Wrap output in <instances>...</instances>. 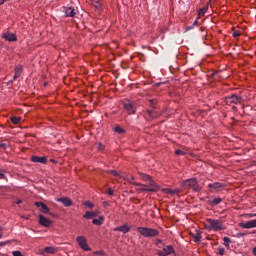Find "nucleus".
<instances>
[{
	"label": "nucleus",
	"instance_id": "nucleus-1",
	"mask_svg": "<svg viewBox=\"0 0 256 256\" xmlns=\"http://www.w3.org/2000/svg\"><path fill=\"white\" fill-rule=\"evenodd\" d=\"M205 227L208 229V231H223L225 229V226H223V221L213 219H207Z\"/></svg>",
	"mask_w": 256,
	"mask_h": 256
},
{
	"label": "nucleus",
	"instance_id": "nucleus-2",
	"mask_svg": "<svg viewBox=\"0 0 256 256\" xmlns=\"http://www.w3.org/2000/svg\"><path fill=\"white\" fill-rule=\"evenodd\" d=\"M137 231H138V233H140V235H143V237H158L159 236V230L153 229V228L138 227Z\"/></svg>",
	"mask_w": 256,
	"mask_h": 256
},
{
	"label": "nucleus",
	"instance_id": "nucleus-3",
	"mask_svg": "<svg viewBox=\"0 0 256 256\" xmlns=\"http://www.w3.org/2000/svg\"><path fill=\"white\" fill-rule=\"evenodd\" d=\"M226 105H241L243 103V96H239L237 93H234L230 96L225 97Z\"/></svg>",
	"mask_w": 256,
	"mask_h": 256
},
{
	"label": "nucleus",
	"instance_id": "nucleus-4",
	"mask_svg": "<svg viewBox=\"0 0 256 256\" xmlns=\"http://www.w3.org/2000/svg\"><path fill=\"white\" fill-rule=\"evenodd\" d=\"M182 187H190L193 191H201V186H199L197 178H191L183 181Z\"/></svg>",
	"mask_w": 256,
	"mask_h": 256
},
{
	"label": "nucleus",
	"instance_id": "nucleus-5",
	"mask_svg": "<svg viewBox=\"0 0 256 256\" xmlns=\"http://www.w3.org/2000/svg\"><path fill=\"white\" fill-rule=\"evenodd\" d=\"M123 108L128 113V115H135V113H137L135 104L133 102H131V100H124Z\"/></svg>",
	"mask_w": 256,
	"mask_h": 256
},
{
	"label": "nucleus",
	"instance_id": "nucleus-6",
	"mask_svg": "<svg viewBox=\"0 0 256 256\" xmlns=\"http://www.w3.org/2000/svg\"><path fill=\"white\" fill-rule=\"evenodd\" d=\"M76 241L83 251H91V247H89V244H87V238H85V236H78Z\"/></svg>",
	"mask_w": 256,
	"mask_h": 256
},
{
	"label": "nucleus",
	"instance_id": "nucleus-7",
	"mask_svg": "<svg viewBox=\"0 0 256 256\" xmlns=\"http://www.w3.org/2000/svg\"><path fill=\"white\" fill-rule=\"evenodd\" d=\"M210 191H221L227 187V184L216 182L208 185Z\"/></svg>",
	"mask_w": 256,
	"mask_h": 256
},
{
	"label": "nucleus",
	"instance_id": "nucleus-8",
	"mask_svg": "<svg viewBox=\"0 0 256 256\" xmlns=\"http://www.w3.org/2000/svg\"><path fill=\"white\" fill-rule=\"evenodd\" d=\"M59 251L56 247H45L43 250H39V255L47 256L45 253H48L49 255H55Z\"/></svg>",
	"mask_w": 256,
	"mask_h": 256
},
{
	"label": "nucleus",
	"instance_id": "nucleus-9",
	"mask_svg": "<svg viewBox=\"0 0 256 256\" xmlns=\"http://www.w3.org/2000/svg\"><path fill=\"white\" fill-rule=\"evenodd\" d=\"M39 223L42 227H51L53 225V221L51 219L43 216V214L39 215Z\"/></svg>",
	"mask_w": 256,
	"mask_h": 256
},
{
	"label": "nucleus",
	"instance_id": "nucleus-10",
	"mask_svg": "<svg viewBox=\"0 0 256 256\" xmlns=\"http://www.w3.org/2000/svg\"><path fill=\"white\" fill-rule=\"evenodd\" d=\"M2 39H5V41L14 42L17 41V35H15V33L4 32L2 34Z\"/></svg>",
	"mask_w": 256,
	"mask_h": 256
},
{
	"label": "nucleus",
	"instance_id": "nucleus-11",
	"mask_svg": "<svg viewBox=\"0 0 256 256\" xmlns=\"http://www.w3.org/2000/svg\"><path fill=\"white\" fill-rule=\"evenodd\" d=\"M35 205L39 208V211L41 213H48L49 215H52V217H53V214L49 213V206H47L45 203L35 202Z\"/></svg>",
	"mask_w": 256,
	"mask_h": 256
},
{
	"label": "nucleus",
	"instance_id": "nucleus-12",
	"mask_svg": "<svg viewBox=\"0 0 256 256\" xmlns=\"http://www.w3.org/2000/svg\"><path fill=\"white\" fill-rule=\"evenodd\" d=\"M239 227L242 229H253V227H256V219L255 220H250L246 223H239Z\"/></svg>",
	"mask_w": 256,
	"mask_h": 256
},
{
	"label": "nucleus",
	"instance_id": "nucleus-13",
	"mask_svg": "<svg viewBox=\"0 0 256 256\" xmlns=\"http://www.w3.org/2000/svg\"><path fill=\"white\" fill-rule=\"evenodd\" d=\"M65 17H75L77 15V10L73 7L64 8Z\"/></svg>",
	"mask_w": 256,
	"mask_h": 256
},
{
	"label": "nucleus",
	"instance_id": "nucleus-14",
	"mask_svg": "<svg viewBox=\"0 0 256 256\" xmlns=\"http://www.w3.org/2000/svg\"><path fill=\"white\" fill-rule=\"evenodd\" d=\"M56 201H58L59 203H62L64 207H71V205H73V202L71 201V199L67 197L57 198Z\"/></svg>",
	"mask_w": 256,
	"mask_h": 256
},
{
	"label": "nucleus",
	"instance_id": "nucleus-15",
	"mask_svg": "<svg viewBox=\"0 0 256 256\" xmlns=\"http://www.w3.org/2000/svg\"><path fill=\"white\" fill-rule=\"evenodd\" d=\"M21 73H23V67L21 65L16 66L13 81H16V79H19V77H21Z\"/></svg>",
	"mask_w": 256,
	"mask_h": 256
},
{
	"label": "nucleus",
	"instance_id": "nucleus-16",
	"mask_svg": "<svg viewBox=\"0 0 256 256\" xmlns=\"http://www.w3.org/2000/svg\"><path fill=\"white\" fill-rule=\"evenodd\" d=\"M114 231H120L121 233H129L131 231V227L127 225H122L120 227L114 228Z\"/></svg>",
	"mask_w": 256,
	"mask_h": 256
},
{
	"label": "nucleus",
	"instance_id": "nucleus-17",
	"mask_svg": "<svg viewBox=\"0 0 256 256\" xmlns=\"http://www.w3.org/2000/svg\"><path fill=\"white\" fill-rule=\"evenodd\" d=\"M173 253V246H167L166 248L163 249L162 252L159 253L160 256H167L171 255Z\"/></svg>",
	"mask_w": 256,
	"mask_h": 256
},
{
	"label": "nucleus",
	"instance_id": "nucleus-18",
	"mask_svg": "<svg viewBox=\"0 0 256 256\" xmlns=\"http://www.w3.org/2000/svg\"><path fill=\"white\" fill-rule=\"evenodd\" d=\"M141 188L138 189V191H148L150 193H155V191H157V189L155 188H148L147 186L141 184L140 185Z\"/></svg>",
	"mask_w": 256,
	"mask_h": 256
},
{
	"label": "nucleus",
	"instance_id": "nucleus-19",
	"mask_svg": "<svg viewBox=\"0 0 256 256\" xmlns=\"http://www.w3.org/2000/svg\"><path fill=\"white\" fill-rule=\"evenodd\" d=\"M165 193H167V195H178V193H180L179 189H171V188H166L165 189Z\"/></svg>",
	"mask_w": 256,
	"mask_h": 256
},
{
	"label": "nucleus",
	"instance_id": "nucleus-20",
	"mask_svg": "<svg viewBox=\"0 0 256 256\" xmlns=\"http://www.w3.org/2000/svg\"><path fill=\"white\" fill-rule=\"evenodd\" d=\"M149 187H154L155 189H159V185H157V182L153 180V177H151L147 182Z\"/></svg>",
	"mask_w": 256,
	"mask_h": 256
},
{
	"label": "nucleus",
	"instance_id": "nucleus-21",
	"mask_svg": "<svg viewBox=\"0 0 256 256\" xmlns=\"http://www.w3.org/2000/svg\"><path fill=\"white\" fill-rule=\"evenodd\" d=\"M93 217H97V213H95L93 211H87L84 214V219H93Z\"/></svg>",
	"mask_w": 256,
	"mask_h": 256
},
{
	"label": "nucleus",
	"instance_id": "nucleus-22",
	"mask_svg": "<svg viewBox=\"0 0 256 256\" xmlns=\"http://www.w3.org/2000/svg\"><path fill=\"white\" fill-rule=\"evenodd\" d=\"M201 233V230H196V233L193 234L195 243H199V241H201Z\"/></svg>",
	"mask_w": 256,
	"mask_h": 256
},
{
	"label": "nucleus",
	"instance_id": "nucleus-23",
	"mask_svg": "<svg viewBox=\"0 0 256 256\" xmlns=\"http://www.w3.org/2000/svg\"><path fill=\"white\" fill-rule=\"evenodd\" d=\"M105 220V218H103V216H100L99 218L97 219H94L92 221L93 225H103V221Z\"/></svg>",
	"mask_w": 256,
	"mask_h": 256
},
{
	"label": "nucleus",
	"instance_id": "nucleus-24",
	"mask_svg": "<svg viewBox=\"0 0 256 256\" xmlns=\"http://www.w3.org/2000/svg\"><path fill=\"white\" fill-rule=\"evenodd\" d=\"M31 161H47V156H32Z\"/></svg>",
	"mask_w": 256,
	"mask_h": 256
},
{
	"label": "nucleus",
	"instance_id": "nucleus-25",
	"mask_svg": "<svg viewBox=\"0 0 256 256\" xmlns=\"http://www.w3.org/2000/svg\"><path fill=\"white\" fill-rule=\"evenodd\" d=\"M108 173H110V175H113V177H117L118 179H121V177H123L121 175V172H117L116 170H109Z\"/></svg>",
	"mask_w": 256,
	"mask_h": 256
},
{
	"label": "nucleus",
	"instance_id": "nucleus-26",
	"mask_svg": "<svg viewBox=\"0 0 256 256\" xmlns=\"http://www.w3.org/2000/svg\"><path fill=\"white\" fill-rule=\"evenodd\" d=\"M139 175H140L142 181H145V183H147V181H149L150 178H151L150 175H147V174H145V173H139Z\"/></svg>",
	"mask_w": 256,
	"mask_h": 256
},
{
	"label": "nucleus",
	"instance_id": "nucleus-27",
	"mask_svg": "<svg viewBox=\"0 0 256 256\" xmlns=\"http://www.w3.org/2000/svg\"><path fill=\"white\" fill-rule=\"evenodd\" d=\"M209 9V7H203V8H201L199 11H198V15L200 16V17H203V15H205L206 13H207V10Z\"/></svg>",
	"mask_w": 256,
	"mask_h": 256
},
{
	"label": "nucleus",
	"instance_id": "nucleus-28",
	"mask_svg": "<svg viewBox=\"0 0 256 256\" xmlns=\"http://www.w3.org/2000/svg\"><path fill=\"white\" fill-rule=\"evenodd\" d=\"M10 119L14 125H19V121H21V118L16 116H12Z\"/></svg>",
	"mask_w": 256,
	"mask_h": 256
},
{
	"label": "nucleus",
	"instance_id": "nucleus-29",
	"mask_svg": "<svg viewBox=\"0 0 256 256\" xmlns=\"http://www.w3.org/2000/svg\"><path fill=\"white\" fill-rule=\"evenodd\" d=\"M83 205L84 207H89V209H93V207H95V204H93L91 201H85Z\"/></svg>",
	"mask_w": 256,
	"mask_h": 256
},
{
	"label": "nucleus",
	"instance_id": "nucleus-30",
	"mask_svg": "<svg viewBox=\"0 0 256 256\" xmlns=\"http://www.w3.org/2000/svg\"><path fill=\"white\" fill-rule=\"evenodd\" d=\"M114 131L119 134L125 133V129L121 128L120 126H115Z\"/></svg>",
	"mask_w": 256,
	"mask_h": 256
},
{
	"label": "nucleus",
	"instance_id": "nucleus-31",
	"mask_svg": "<svg viewBox=\"0 0 256 256\" xmlns=\"http://www.w3.org/2000/svg\"><path fill=\"white\" fill-rule=\"evenodd\" d=\"M135 181V177H131L130 180H129V183H131L132 185H136V186H141L142 184L141 183H137V182H133Z\"/></svg>",
	"mask_w": 256,
	"mask_h": 256
},
{
	"label": "nucleus",
	"instance_id": "nucleus-32",
	"mask_svg": "<svg viewBox=\"0 0 256 256\" xmlns=\"http://www.w3.org/2000/svg\"><path fill=\"white\" fill-rule=\"evenodd\" d=\"M223 200L221 198H215L212 201V205H219V203H221Z\"/></svg>",
	"mask_w": 256,
	"mask_h": 256
},
{
	"label": "nucleus",
	"instance_id": "nucleus-33",
	"mask_svg": "<svg viewBox=\"0 0 256 256\" xmlns=\"http://www.w3.org/2000/svg\"><path fill=\"white\" fill-rule=\"evenodd\" d=\"M97 149H98V151H104L105 146H104L103 144H101V142H99V143L97 144Z\"/></svg>",
	"mask_w": 256,
	"mask_h": 256
},
{
	"label": "nucleus",
	"instance_id": "nucleus-34",
	"mask_svg": "<svg viewBox=\"0 0 256 256\" xmlns=\"http://www.w3.org/2000/svg\"><path fill=\"white\" fill-rule=\"evenodd\" d=\"M232 35L233 37H241V32L239 30H234Z\"/></svg>",
	"mask_w": 256,
	"mask_h": 256
},
{
	"label": "nucleus",
	"instance_id": "nucleus-35",
	"mask_svg": "<svg viewBox=\"0 0 256 256\" xmlns=\"http://www.w3.org/2000/svg\"><path fill=\"white\" fill-rule=\"evenodd\" d=\"M175 155H185V152L181 149L175 150Z\"/></svg>",
	"mask_w": 256,
	"mask_h": 256
},
{
	"label": "nucleus",
	"instance_id": "nucleus-36",
	"mask_svg": "<svg viewBox=\"0 0 256 256\" xmlns=\"http://www.w3.org/2000/svg\"><path fill=\"white\" fill-rule=\"evenodd\" d=\"M12 255H13V256H24V255L21 253V251H19V250L13 251V252H12Z\"/></svg>",
	"mask_w": 256,
	"mask_h": 256
},
{
	"label": "nucleus",
	"instance_id": "nucleus-37",
	"mask_svg": "<svg viewBox=\"0 0 256 256\" xmlns=\"http://www.w3.org/2000/svg\"><path fill=\"white\" fill-rule=\"evenodd\" d=\"M9 147V145H7L6 143H0V149H7Z\"/></svg>",
	"mask_w": 256,
	"mask_h": 256
},
{
	"label": "nucleus",
	"instance_id": "nucleus-38",
	"mask_svg": "<svg viewBox=\"0 0 256 256\" xmlns=\"http://www.w3.org/2000/svg\"><path fill=\"white\" fill-rule=\"evenodd\" d=\"M13 240H8L6 242H0V247H3L5 245H8V243H11Z\"/></svg>",
	"mask_w": 256,
	"mask_h": 256
},
{
	"label": "nucleus",
	"instance_id": "nucleus-39",
	"mask_svg": "<svg viewBox=\"0 0 256 256\" xmlns=\"http://www.w3.org/2000/svg\"><path fill=\"white\" fill-rule=\"evenodd\" d=\"M218 255H225V249L224 248H219Z\"/></svg>",
	"mask_w": 256,
	"mask_h": 256
},
{
	"label": "nucleus",
	"instance_id": "nucleus-40",
	"mask_svg": "<svg viewBox=\"0 0 256 256\" xmlns=\"http://www.w3.org/2000/svg\"><path fill=\"white\" fill-rule=\"evenodd\" d=\"M156 104H157V100L155 99L150 100L151 107H155Z\"/></svg>",
	"mask_w": 256,
	"mask_h": 256
},
{
	"label": "nucleus",
	"instance_id": "nucleus-41",
	"mask_svg": "<svg viewBox=\"0 0 256 256\" xmlns=\"http://www.w3.org/2000/svg\"><path fill=\"white\" fill-rule=\"evenodd\" d=\"M223 241H224V243H231V238H229V237H224V238H223Z\"/></svg>",
	"mask_w": 256,
	"mask_h": 256
},
{
	"label": "nucleus",
	"instance_id": "nucleus-42",
	"mask_svg": "<svg viewBox=\"0 0 256 256\" xmlns=\"http://www.w3.org/2000/svg\"><path fill=\"white\" fill-rule=\"evenodd\" d=\"M108 195H110V196H113V195H114L113 189L108 188Z\"/></svg>",
	"mask_w": 256,
	"mask_h": 256
},
{
	"label": "nucleus",
	"instance_id": "nucleus-43",
	"mask_svg": "<svg viewBox=\"0 0 256 256\" xmlns=\"http://www.w3.org/2000/svg\"><path fill=\"white\" fill-rule=\"evenodd\" d=\"M146 113H147V115H149L150 117H153V111H152V110H147Z\"/></svg>",
	"mask_w": 256,
	"mask_h": 256
},
{
	"label": "nucleus",
	"instance_id": "nucleus-44",
	"mask_svg": "<svg viewBox=\"0 0 256 256\" xmlns=\"http://www.w3.org/2000/svg\"><path fill=\"white\" fill-rule=\"evenodd\" d=\"M7 1H10V0H0V6L5 5V3H7Z\"/></svg>",
	"mask_w": 256,
	"mask_h": 256
},
{
	"label": "nucleus",
	"instance_id": "nucleus-45",
	"mask_svg": "<svg viewBox=\"0 0 256 256\" xmlns=\"http://www.w3.org/2000/svg\"><path fill=\"white\" fill-rule=\"evenodd\" d=\"M95 254H96V255H105V252H103V251H97V252H95Z\"/></svg>",
	"mask_w": 256,
	"mask_h": 256
},
{
	"label": "nucleus",
	"instance_id": "nucleus-46",
	"mask_svg": "<svg viewBox=\"0 0 256 256\" xmlns=\"http://www.w3.org/2000/svg\"><path fill=\"white\" fill-rule=\"evenodd\" d=\"M237 237H245V233L240 232V233L237 234Z\"/></svg>",
	"mask_w": 256,
	"mask_h": 256
},
{
	"label": "nucleus",
	"instance_id": "nucleus-47",
	"mask_svg": "<svg viewBox=\"0 0 256 256\" xmlns=\"http://www.w3.org/2000/svg\"><path fill=\"white\" fill-rule=\"evenodd\" d=\"M103 207H109V202L107 201L103 202Z\"/></svg>",
	"mask_w": 256,
	"mask_h": 256
},
{
	"label": "nucleus",
	"instance_id": "nucleus-48",
	"mask_svg": "<svg viewBox=\"0 0 256 256\" xmlns=\"http://www.w3.org/2000/svg\"><path fill=\"white\" fill-rule=\"evenodd\" d=\"M1 231H3V229L0 226V239H2V237H3V232H1Z\"/></svg>",
	"mask_w": 256,
	"mask_h": 256
},
{
	"label": "nucleus",
	"instance_id": "nucleus-49",
	"mask_svg": "<svg viewBox=\"0 0 256 256\" xmlns=\"http://www.w3.org/2000/svg\"><path fill=\"white\" fill-rule=\"evenodd\" d=\"M23 219H30L31 218V215H27V216H22Z\"/></svg>",
	"mask_w": 256,
	"mask_h": 256
},
{
	"label": "nucleus",
	"instance_id": "nucleus-50",
	"mask_svg": "<svg viewBox=\"0 0 256 256\" xmlns=\"http://www.w3.org/2000/svg\"><path fill=\"white\" fill-rule=\"evenodd\" d=\"M16 203H17V205H21V203H23V201L17 200Z\"/></svg>",
	"mask_w": 256,
	"mask_h": 256
},
{
	"label": "nucleus",
	"instance_id": "nucleus-51",
	"mask_svg": "<svg viewBox=\"0 0 256 256\" xmlns=\"http://www.w3.org/2000/svg\"><path fill=\"white\" fill-rule=\"evenodd\" d=\"M253 255L256 256V247L253 248Z\"/></svg>",
	"mask_w": 256,
	"mask_h": 256
},
{
	"label": "nucleus",
	"instance_id": "nucleus-52",
	"mask_svg": "<svg viewBox=\"0 0 256 256\" xmlns=\"http://www.w3.org/2000/svg\"><path fill=\"white\" fill-rule=\"evenodd\" d=\"M215 75H217V72H213V73L211 74V77H215Z\"/></svg>",
	"mask_w": 256,
	"mask_h": 256
},
{
	"label": "nucleus",
	"instance_id": "nucleus-53",
	"mask_svg": "<svg viewBox=\"0 0 256 256\" xmlns=\"http://www.w3.org/2000/svg\"><path fill=\"white\" fill-rule=\"evenodd\" d=\"M249 217H256V214H249Z\"/></svg>",
	"mask_w": 256,
	"mask_h": 256
},
{
	"label": "nucleus",
	"instance_id": "nucleus-54",
	"mask_svg": "<svg viewBox=\"0 0 256 256\" xmlns=\"http://www.w3.org/2000/svg\"><path fill=\"white\" fill-rule=\"evenodd\" d=\"M3 177H5V175H3L2 173H0V179H3Z\"/></svg>",
	"mask_w": 256,
	"mask_h": 256
},
{
	"label": "nucleus",
	"instance_id": "nucleus-55",
	"mask_svg": "<svg viewBox=\"0 0 256 256\" xmlns=\"http://www.w3.org/2000/svg\"><path fill=\"white\" fill-rule=\"evenodd\" d=\"M50 161H55V159L51 158Z\"/></svg>",
	"mask_w": 256,
	"mask_h": 256
},
{
	"label": "nucleus",
	"instance_id": "nucleus-56",
	"mask_svg": "<svg viewBox=\"0 0 256 256\" xmlns=\"http://www.w3.org/2000/svg\"><path fill=\"white\" fill-rule=\"evenodd\" d=\"M10 83H13V80H10Z\"/></svg>",
	"mask_w": 256,
	"mask_h": 256
},
{
	"label": "nucleus",
	"instance_id": "nucleus-57",
	"mask_svg": "<svg viewBox=\"0 0 256 256\" xmlns=\"http://www.w3.org/2000/svg\"><path fill=\"white\" fill-rule=\"evenodd\" d=\"M42 163H46L45 161H42Z\"/></svg>",
	"mask_w": 256,
	"mask_h": 256
}]
</instances>
